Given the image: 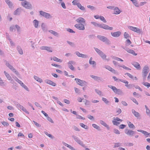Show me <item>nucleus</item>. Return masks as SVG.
<instances>
[{"label": "nucleus", "instance_id": "f257e3e1", "mask_svg": "<svg viewBox=\"0 0 150 150\" xmlns=\"http://www.w3.org/2000/svg\"><path fill=\"white\" fill-rule=\"evenodd\" d=\"M149 71V68L147 66H145L143 68L142 71V76L144 79H145Z\"/></svg>", "mask_w": 150, "mask_h": 150}, {"label": "nucleus", "instance_id": "f03ea898", "mask_svg": "<svg viewBox=\"0 0 150 150\" xmlns=\"http://www.w3.org/2000/svg\"><path fill=\"white\" fill-rule=\"evenodd\" d=\"M22 6L27 9H30L32 8L31 5L26 1H24L21 2Z\"/></svg>", "mask_w": 150, "mask_h": 150}, {"label": "nucleus", "instance_id": "7ed1b4c3", "mask_svg": "<svg viewBox=\"0 0 150 150\" xmlns=\"http://www.w3.org/2000/svg\"><path fill=\"white\" fill-rule=\"evenodd\" d=\"M122 120L120 119L118 117L113 118V120L112 121V122L113 124L114 125H117L120 123V122H122Z\"/></svg>", "mask_w": 150, "mask_h": 150}, {"label": "nucleus", "instance_id": "20e7f679", "mask_svg": "<svg viewBox=\"0 0 150 150\" xmlns=\"http://www.w3.org/2000/svg\"><path fill=\"white\" fill-rule=\"evenodd\" d=\"M74 26L79 30H84L85 29L84 25L81 23L76 24L74 25Z\"/></svg>", "mask_w": 150, "mask_h": 150}, {"label": "nucleus", "instance_id": "39448f33", "mask_svg": "<svg viewBox=\"0 0 150 150\" xmlns=\"http://www.w3.org/2000/svg\"><path fill=\"white\" fill-rule=\"evenodd\" d=\"M75 80L76 81V82L78 84L81 86H83L85 85L86 83L85 81L81 80L75 78Z\"/></svg>", "mask_w": 150, "mask_h": 150}, {"label": "nucleus", "instance_id": "423d86ee", "mask_svg": "<svg viewBox=\"0 0 150 150\" xmlns=\"http://www.w3.org/2000/svg\"><path fill=\"white\" fill-rule=\"evenodd\" d=\"M40 15L46 18H49L51 17V16L50 14L42 11H40Z\"/></svg>", "mask_w": 150, "mask_h": 150}, {"label": "nucleus", "instance_id": "0eeeda50", "mask_svg": "<svg viewBox=\"0 0 150 150\" xmlns=\"http://www.w3.org/2000/svg\"><path fill=\"white\" fill-rule=\"evenodd\" d=\"M129 28L132 31L137 33H140L142 32V30L137 28L130 26Z\"/></svg>", "mask_w": 150, "mask_h": 150}, {"label": "nucleus", "instance_id": "6e6552de", "mask_svg": "<svg viewBox=\"0 0 150 150\" xmlns=\"http://www.w3.org/2000/svg\"><path fill=\"white\" fill-rule=\"evenodd\" d=\"M125 133L127 135L131 136H132L134 134V131L128 129H126L125 131Z\"/></svg>", "mask_w": 150, "mask_h": 150}, {"label": "nucleus", "instance_id": "1a4fd4ad", "mask_svg": "<svg viewBox=\"0 0 150 150\" xmlns=\"http://www.w3.org/2000/svg\"><path fill=\"white\" fill-rule=\"evenodd\" d=\"M6 65L12 71L16 73V74H18V72L16 71L13 67L12 65H10L8 62H6Z\"/></svg>", "mask_w": 150, "mask_h": 150}, {"label": "nucleus", "instance_id": "9d476101", "mask_svg": "<svg viewBox=\"0 0 150 150\" xmlns=\"http://www.w3.org/2000/svg\"><path fill=\"white\" fill-rule=\"evenodd\" d=\"M100 27L106 30H112L113 29L112 27H110L108 25L104 24H100Z\"/></svg>", "mask_w": 150, "mask_h": 150}, {"label": "nucleus", "instance_id": "9b49d317", "mask_svg": "<svg viewBox=\"0 0 150 150\" xmlns=\"http://www.w3.org/2000/svg\"><path fill=\"white\" fill-rule=\"evenodd\" d=\"M111 34L113 37H117L120 35L121 33L120 32L118 31L115 32H111Z\"/></svg>", "mask_w": 150, "mask_h": 150}, {"label": "nucleus", "instance_id": "f8f14e48", "mask_svg": "<svg viewBox=\"0 0 150 150\" xmlns=\"http://www.w3.org/2000/svg\"><path fill=\"white\" fill-rule=\"evenodd\" d=\"M132 64L137 69H141V66L138 62H132Z\"/></svg>", "mask_w": 150, "mask_h": 150}, {"label": "nucleus", "instance_id": "ddd939ff", "mask_svg": "<svg viewBox=\"0 0 150 150\" xmlns=\"http://www.w3.org/2000/svg\"><path fill=\"white\" fill-rule=\"evenodd\" d=\"M45 82L46 83L51 85L54 86H55L56 85L55 83L50 80L46 79L45 80Z\"/></svg>", "mask_w": 150, "mask_h": 150}, {"label": "nucleus", "instance_id": "4468645a", "mask_svg": "<svg viewBox=\"0 0 150 150\" xmlns=\"http://www.w3.org/2000/svg\"><path fill=\"white\" fill-rule=\"evenodd\" d=\"M108 87L112 89L113 91L115 93H117L120 91V89H117L116 87L115 86H108Z\"/></svg>", "mask_w": 150, "mask_h": 150}, {"label": "nucleus", "instance_id": "2eb2a0df", "mask_svg": "<svg viewBox=\"0 0 150 150\" xmlns=\"http://www.w3.org/2000/svg\"><path fill=\"white\" fill-rule=\"evenodd\" d=\"M97 37L100 40L103 42H105L108 40V39L100 35H98Z\"/></svg>", "mask_w": 150, "mask_h": 150}, {"label": "nucleus", "instance_id": "dca6fc26", "mask_svg": "<svg viewBox=\"0 0 150 150\" xmlns=\"http://www.w3.org/2000/svg\"><path fill=\"white\" fill-rule=\"evenodd\" d=\"M74 63L73 61H70L68 63L69 68L71 70H73L74 69V68L72 66V64Z\"/></svg>", "mask_w": 150, "mask_h": 150}, {"label": "nucleus", "instance_id": "f3484780", "mask_svg": "<svg viewBox=\"0 0 150 150\" xmlns=\"http://www.w3.org/2000/svg\"><path fill=\"white\" fill-rule=\"evenodd\" d=\"M105 68L110 71L114 73H116L115 70L109 66H107L105 67Z\"/></svg>", "mask_w": 150, "mask_h": 150}, {"label": "nucleus", "instance_id": "a211bd4d", "mask_svg": "<svg viewBox=\"0 0 150 150\" xmlns=\"http://www.w3.org/2000/svg\"><path fill=\"white\" fill-rule=\"evenodd\" d=\"M76 21L77 23H84L85 22L84 19L82 17H79V18H78L76 19Z\"/></svg>", "mask_w": 150, "mask_h": 150}, {"label": "nucleus", "instance_id": "6ab92c4d", "mask_svg": "<svg viewBox=\"0 0 150 150\" xmlns=\"http://www.w3.org/2000/svg\"><path fill=\"white\" fill-rule=\"evenodd\" d=\"M113 10L114 14H119L121 12L120 10L117 7H115Z\"/></svg>", "mask_w": 150, "mask_h": 150}, {"label": "nucleus", "instance_id": "aec40b11", "mask_svg": "<svg viewBox=\"0 0 150 150\" xmlns=\"http://www.w3.org/2000/svg\"><path fill=\"white\" fill-rule=\"evenodd\" d=\"M137 131L142 133L146 136V137H148V133L147 132L143 130L139 129L137 130Z\"/></svg>", "mask_w": 150, "mask_h": 150}, {"label": "nucleus", "instance_id": "412c9836", "mask_svg": "<svg viewBox=\"0 0 150 150\" xmlns=\"http://www.w3.org/2000/svg\"><path fill=\"white\" fill-rule=\"evenodd\" d=\"M91 77L94 80H96V81H99L101 80V79H100V78L99 77H98V76H94L93 75H91Z\"/></svg>", "mask_w": 150, "mask_h": 150}, {"label": "nucleus", "instance_id": "4be33fe9", "mask_svg": "<svg viewBox=\"0 0 150 150\" xmlns=\"http://www.w3.org/2000/svg\"><path fill=\"white\" fill-rule=\"evenodd\" d=\"M100 122L101 125L106 127L107 129H109L110 128L109 126L104 121L101 120L100 121Z\"/></svg>", "mask_w": 150, "mask_h": 150}, {"label": "nucleus", "instance_id": "5701e85b", "mask_svg": "<svg viewBox=\"0 0 150 150\" xmlns=\"http://www.w3.org/2000/svg\"><path fill=\"white\" fill-rule=\"evenodd\" d=\"M74 138L75 141L80 144L82 145L83 144V142L81 141L78 137H74Z\"/></svg>", "mask_w": 150, "mask_h": 150}, {"label": "nucleus", "instance_id": "b1692460", "mask_svg": "<svg viewBox=\"0 0 150 150\" xmlns=\"http://www.w3.org/2000/svg\"><path fill=\"white\" fill-rule=\"evenodd\" d=\"M127 123L129 127L130 128H133L135 127V126L130 121H127Z\"/></svg>", "mask_w": 150, "mask_h": 150}, {"label": "nucleus", "instance_id": "393cba45", "mask_svg": "<svg viewBox=\"0 0 150 150\" xmlns=\"http://www.w3.org/2000/svg\"><path fill=\"white\" fill-rule=\"evenodd\" d=\"M127 51L129 53L132 54L133 55L136 56L137 54L135 53L134 51L133 50L131 49H128L127 50Z\"/></svg>", "mask_w": 150, "mask_h": 150}, {"label": "nucleus", "instance_id": "a878e982", "mask_svg": "<svg viewBox=\"0 0 150 150\" xmlns=\"http://www.w3.org/2000/svg\"><path fill=\"white\" fill-rule=\"evenodd\" d=\"M120 81L125 84V86L129 88V85H128V82L126 80H122V79H120Z\"/></svg>", "mask_w": 150, "mask_h": 150}, {"label": "nucleus", "instance_id": "bb28decb", "mask_svg": "<svg viewBox=\"0 0 150 150\" xmlns=\"http://www.w3.org/2000/svg\"><path fill=\"white\" fill-rule=\"evenodd\" d=\"M21 11V9L18 8L14 11V14L15 15L19 14Z\"/></svg>", "mask_w": 150, "mask_h": 150}, {"label": "nucleus", "instance_id": "cd10ccee", "mask_svg": "<svg viewBox=\"0 0 150 150\" xmlns=\"http://www.w3.org/2000/svg\"><path fill=\"white\" fill-rule=\"evenodd\" d=\"M132 112L135 117H138L139 116V114L138 112L135 111L134 110H132Z\"/></svg>", "mask_w": 150, "mask_h": 150}, {"label": "nucleus", "instance_id": "c85d7f7f", "mask_svg": "<svg viewBox=\"0 0 150 150\" xmlns=\"http://www.w3.org/2000/svg\"><path fill=\"white\" fill-rule=\"evenodd\" d=\"M4 73L6 77L9 80H10L11 79V77L8 74L6 71H4Z\"/></svg>", "mask_w": 150, "mask_h": 150}, {"label": "nucleus", "instance_id": "c756f323", "mask_svg": "<svg viewBox=\"0 0 150 150\" xmlns=\"http://www.w3.org/2000/svg\"><path fill=\"white\" fill-rule=\"evenodd\" d=\"M33 23L35 27L36 28H38V21L36 20H35L33 21Z\"/></svg>", "mask_w": 150, "mask_h": 150}, {"label": "nucleus", "instance_id": "7c9ffc66", "mask_svg": "<svg viewBox=\"0 0 150 150\" xmlns=\"http://www.w3.org/2000/svg\"><path fill=\"white\" fill-rule=\"evenodd\" d=\"M34 78L37 81L40 82L41 83L42 82V80L41 79H40V78L36 76H34Z\"/></svg>", "mask_w": 150, "mask_h": 150}, {"label": "nucleus", "instance_id": "2f4dec72", "mask_svg": "<svg viewBox=\"0 0 150 150\" xmlns=\"http://www.w3.org/2000/svg\"><path fill=\"white\" fill-rule=\"evenodd\" d=\"M77 6V7L81 10H84V7L83 6H82L81 4H80V3H79V4H78Z\"/></svg>", "mask_w": 150, "mask_h": 150}, {"label": "nucleus", "instance_id": "473e14b6", "mask_svg": "<svg viewBox=\"0 0 150 150\" xmlns=\"http://www.w3.org/2000/svg\"><path fill=\"white\" fill-rule=\"evenodd\" d=\"M53 60L54 61H56L57 62H62V60L61 59H60L55 57H53Z\"/></svg>", "mask_w": 150, "mask_h": 150}, {"label": "nucleus", "instance_id": "72a5a7b5", "mask_svg": "<svg viewBox=\"0 0 150 150\" xmlns=\"http://www.w3.org/2000/svg\"><path fill=\"white\" fill-rule=\"evenodd\" d=\"M79 125L80 126L83 128L86 129H88V127L87 125H85L83 123H80Z\"/></svg>", "mask_w": 150, "mask_h": 150}, {"label": "nucleus", "instance_id": "f704fd0d", "mask_svg": "<svg viewBox=\"0 0 150 150\" xmlns=\"http://www.w3.org/2000/svg\"><path fill=\"white\" fill-rule=\"evenodd\" d=\"M79 0H74L72 2V4L73 5H77L78 4H79Z\"/></svg>", "mask_w": 150, "mask_h": 150}, {"label": "nucleus", "instance_id": "c9c22d12", "mask_svg": "<svg viewBox=\"0 0 150 150\" xmlns=\"http://www.w3.org/2000/svg\"><path fill=\"white\" fill-rule=\"evenodd\" d=\"M142 84L144 86L147 87L148 88L150 87V83L147 82H144Z\"/></svg>", "mask_w": 150, "mask_h": 150}, {"label": "nucleus", "instance_id": "e433bc0d", "mask_svg": "<svg viewBox=\"0 0 150 150\" xmlns=\"http://www.w3.org/2000/svg\"><path fill=\"white\" fill-rule=\"evenodd\" d=\"M124 36L125 38L126 39L129 38L130 37V36L129 34L126 32H125L124 33Z\"/></svg>", "mask_w": 150, "mask_h": 150}, {"label": "nucleus", "instance_id": "4c0bfd02", "mask_svg": "<svg viewBox=\"0 0 150 150\" xmlns=\"http://www.w3.org/2000/svg\"><path fill=\"white\" fill-rule=\"evenodd\" d=\"M119 66L120 67H122L124 69H126V70H131V69L130 68L126 67L125 65H122V66Z\"/></svg>", "mask_w": 150, "mask_h": 150}, {"label": "nucleus", "instance_id": "58836bf2", "mask_svg": "<svg viewBox=\"0 0 150 150\" xmlns=\"http://www.w3.org/2000/svg\"><path fill=\"white\" fill-rule=\"evenodd\" d=\"M91 23L95 26H98L99 27H100V24L96 22H91Z\"/></svg>", "mask_w": 150, "mask_h": 150}, {"label": "nucleus", "instance_id": "ea45409f", "mask_svg": "<svg viewBox=\"0 0 150 150\" xmlns=\"http://www.w3.org/2000/svg\"><path fill=\"white\" fill-rule=\"evenodd\" d=\"M92 57H91L89 60V63L91 64H93L95 63V62L94 61H92Z\"/></svg>", "mask_w": 150, "mask_h": 150}, {"label": "nucleus", "instance_id": "a19ab883", "mask_svg": "<svg viewBox=\"0 0 150 150\" xmlns=\"http://www.w3.org/2000/svg\"><path fill=\"white\" fill-rule=\"evenodd\" d=\"M95 49L96 51L97 52L99 55L100 54H101V53H102V51H101L98 48H95Z\"/></svg>", "mask_w": 150, "mask_h": 150}, {"label": "nucleus", "instance_id": "79ce46f5", "mask_svg": "<svg viewBox=\"0 0 150 150\" xmlns=\"http://www.w3.org/2000/svg\"><path fill=\"white\" fill-rule=\"evenodd\" d=\"M99 55L102 58L104 59H105L106 57V56L104 54L103 52Z\"/></svg>", "mask_w": 150, "mask_h": 150}, {"label": "nucleus", "instance_id": "37998d69", "mask_svg": "<svg viewBox=\"0 0 150 150\" xmlns=\"http://www.w3.org/2000/svg\"><path fill=\"white\" fill-rule=\"evenodd\" d=\"M92 126L93 127L97 129H100V127H99V126H98V125H97L96 124H93L92 125Z\"/></svg>", "mask_w": 150, "mask_h": 150}, {"label": "nucleus", "instance_id": "c03bdc74", "mask_svg": "<svg viewBox=\"0 0 150 150\" xmlns=\"http://www.w3.org/2000/svg\"><path fill=\"white\" fill-rule=\"evenodd\" d=\"M125 74L127 75L131 79H133V76L132 74L129 73H126Z\"/></svg>", "mask_w": 150, "mask_h": 150}, {"label": "nucleus", "instance_id": "a18cd8bd", "mask_svg": "<svg viewBox=\"0 0 150 150\" xmlns=\"http://www.w3.org/2000/svg\"><path fill=\"white\" fill-rule=\"evenodd\" d=\"M114 132L115 133L117 134H120V131L116 129H114Z\"/></svg>", "mask_w": 150, "mask_h": 150}, {"label": "nucleus", "instance_id": "49530a36", "mask_svg": "<svg viewBox=\"0 0 150 150\" xmlns=\"http://www.w3.org/2000/svg\"><path fill=\"white\" fill-rule=\"evenodd\" d=\"M101 21H103L104 23H106V21L105 19L104 18L103 16H100L99 17Z\"/></svg>", "mask_w": 150, "mask_h": 150}, {"label": "nucleus", "instance_id": "de8ad7c7", "mask_svg": "<svg viewBox=\"0 0 150 150\" xmlns=\"http://www.w3.org/2000/svg\"><path fill=\"white\" fill-rule=\"evenodd\" d=\"M126 42L127 44L128 45H130L132 43L130 41V40L129 39H127L126 41Z\"/></svg>", "mask_w": 150, "mask_h": 150}, {"label": "nucleus", "instance_id": "09e8293b", "mask_svg": "<svg viewBox=\"0 0 150 150\" xmlns=\"http://www.w3.org/2000/svg\"><path fill=\"white\" fill-rule=\"evenodd\" d=\"M2 124L4 126H7L8 125V124L6 122L4 121L2 122Z\"/></svg>", "mask_w": 150, "mask_h": 150}, {"label": "nucleus", "instance_id": "8fccbe9b", "mask_svg": "<svg viewBox=\"0 0 150 150\" xmlns=\"http://www.w3.org/2000/svg\"><path fill=\"white\" fill-rule=\"evenodd\" d=\"M46 50H47L49 52H52V51L51 50V48L49 47H46Z\"/></svg>", "mask_w": 150, "mask_h": 150}, {"label": "nucleus", "instance_id": "3c124183", "mask_svg": "<svg viewBox=\"0 0 150 150\" xmlns=\"http://www.w3.org/2000/svg\"><path fill=\"white\" fill-rule=\"evenodd\" d=\"M102 100L106 103H108L109 102L105 98H102Z\"/></svg>", "mask_w": 150, "mask_h": 150}, {"label": "nucleus", "instance_id": "603ef678", "mask_svg": "<svg viewBox=\"0 0 150 150\" xmlns=\"http://www.w3.org/2000/svg\"><path fill=\"white\" fill-rule=\"evenodd\" d=\"M6 3L9 5H11V3L9 0H5Z\"/></svg>", "mask_w": 150, "mask_h": 150}, {"label": "nucleus", "instance_id": "864d4df0", "mask_svg": "<svg viewBox=\"0 0 150 150\" xmlns=\"http://www.w3.org/2000/svg\"><path fill=\"white\" fill-rule=\"evenodd\" d=\"M114 59H115L116 60H117L118 61H121V62H123V60H122V59H121L117 57H115Z\"/></svg>", "mask_w": 150, "mask_h": 150}, {"label": "nucleus", "instance_id": "5fc2aeb1", "mask_svg": "<svg viewBox=\"0 0 150 150\" xmlns=\"http://www.w3.org/2000/svg\"><path fill=\"white\" fill-rule=\"evenodd\" d=\"M121 112V110L120 108L117 109L116 110V112L117 114V115H118Z\"/></svg>", "mask_w": 150, "mask_h": 150}, {"label": "nucleus", "instance_id": "6e6d98bb", "mask_svg": "<svg viewBox=\"0 0 150 150\" xmlns=\"http://www.w3.org/2000/svg\"><path fill=\"white\" fill-rule=\"evenodd\" d=\"M120 146V143H115L114 147V148L118 147Z\"/></svg>", "mask_w": 150, "mask_h": 150}, {"label": "nucleus", "instance_id": "4d7b16f0", "mask_svg": "<svg viewBox=\"0 0 150 150\" xmlns=\"http://www.w3.org/2000/svg\"><path fill=\"white\" fill-rule=\"evenodd\" d=\"M77 118L79 119H80L83 120H84L85 119V118L83 117L82 116H81L80 115H79L77 116Z\"/></svg>", "mask_w": 150, "mask_h": 150}, {"label": "nucleus", "instance_id": "13d9d810", "mask_svg": "<svg viewBox=\"0 0 150 150\" xmlns=\"http://www.w3.org/2000/svg\"><path fill=\"white\" fill-rule=\"evenodd\" d=\"M62 6L64 9L66 8V6L65 5V3L64 2H62L61 4Z\"/></svg>", "mask_w": 150, "mask_h": 150}, {"label": "nucleus", "instance_id": "bf43d9fd", "mask_svg": "<svg viewBox=\"0 0 150 150\" xmlns=\"http://www.w3.org/2000/svg\"><path fill=\"white\" fill-rule=\"evenodd\" d=\"M126 125H124L122 124V125H120V126H119V128L120 129H124L125 127H126Z\"/></svg>", "mask_w": 150, "mask_h": 150}, {"label": "nucleus", "instance_id": "052dcab7", "mask_svg": "<svg viewBox=\"0 0 150 150\" xmlns=\"http://www.w3.org/2000/svg\"><path fill=\"white\" fill-rule=\"evenodd\" d=\"M135 5L137 6V3L136 0H130Z\"/></svg>", "mask_w": 150, "mask_h": 150}, {"label": "nucleus", "instance_id": "680f3d73", "mask_svg": "<svg viewBox=\"0 0 150 150\" xmlns=\"http://www.w3.org/2000/svg\"><path fill=\"white\" fill-rule=\"evenodd\" d=\"M33 122L34 123L35 125L37 127H40L41 126L40 125H39V124H38V123H37L36 122H35L34 121H33Z\"/></svg>", "mask_w": 150, "mask_h": 150}, {"label": "nucleus", "instance_id": "e2e57ef3", "mask_svg": "<svg viewBox=\"0 0 150 150\" xmlns=\"http://www.w3.org/2000/svg\"><path fill=\"white\" fill-rule=\"evenodd\" d=\"M96 93L99 95H101L102 93L100 91L97 89H96Z\"/></svg>", "mask_w": 150, "mask_h": 150}, {"label": "nucleus", "instance_id": "0e129e2a", "mask_svg": "<svg viewBox=\"0 0 150 150\" xmlns=\"http://www.w3.org/2000/svg\"><path fill=\"white\" fill-rule=\"evenodd\" d=\"M4 82H3V80L1 79L0 78V85L2 86L4 85Z\"/></svg>", "mask_w": 150, "mask_h": 150}, {"label": "nucleus", "instance_id": "69168bd1", "mask_svg": "<svg viewBox=\"0 0 150 150\" xmlns=\"http://www.w3.org/2000/svg\"><path fill=\"white\" fill-rule=\"evenodd\" d=\"M52 65L53 66L56 67H60L61 66L60 65H58L57 64H52Z\"/></svg>", "mask_w": 150, "mask_h": 150}, {"label": "nucleus", "instance_id": "338daca9", "mask_svg": "<svg viewBox=\"0 0 150 150\" xmlns=\"http://www.w3.org/2000/svg\"><path fill=\"white\" fill-rule=\"evenodd\" d=\"M64 102L65 103L67 104H69L70 103V101L69 100L65 99L64 100Z\"/></svg>", "mask_w": 150, "mask_h": 150}, {"label": "nucleus", "instance_id": "774afa93", "mask_svg": "<svg viewBox=\"0 0 150 150\" xmlns=\"http://www.w3.org/2000/svg\"><path fill=\"white\" fill-rule=\"evenodd\" d=\"M76 54L77 56H78L79 57H81L82 55V54L80 53L79 52H76Z\"/></svg>", "mask_w": 150, "mask_h": 150}]
</instances>
